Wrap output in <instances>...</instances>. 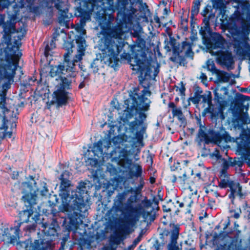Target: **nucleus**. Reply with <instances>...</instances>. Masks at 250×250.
<instances>
[{
  "label": "nucleus",
  "mask_w": 250,
  "mask_h": 250,
  "mask_svg": "<svg viewBox=\"0 0 250 250\" xmlns=\"http://www.w3.org/2000/svg\"><path fill=\"white\" fill-rule=\"evenodd\" d=\"M64 71L62 66L58 65L52 66L50 71L51 76L56 77V80L58 82V88L53 94V102L59 104H64L66 102L68 97L65 89L68 88L70 84L69 80L61 76Z\"/></svg>",
  "instance_id": "f257e3e1"
},
{
  "label": "nucleus",
  "mask_w": 250,
  "mask_h": 250,
  "mask_svg": "<svg viewBox=\"0 0 250 250\" xmlns=\"http://www.w3.org/2000/svg\"><path fill=\"white\" fill-rule=\"evenodd\" d=\"M19 55H12L5 61L0 60V82L4 83L3 88L13 82L16 70L18 66Z\"/></svg>",
  "instance_id": "f03ea898"
},
{
  "label": "nucleus",
  "mask_w": 250,
  "mask_h": 250,
  "mask_svg": "<svg viewBox=\"0 0 250 250\" xmlns=\"http://www.w3.org/2000/svg\"><path fill=\"white\" fill-rule=\"evenodd\" d=\"M21 188L23 189V199L24 201L31 204L34 203L38 191L35 180L33 179H30L27 182L23 183Z\"/></svg>",
  "instance_id": "7ed1b4c3"
},
{
  "label": "nucleus",
  "mask_w": 250,
  "mask_h": 250,
  "mask_svg": "<svg viewBox=\"0 0 250 250\" xmlns=\"http://www.w3.org/2000/svg\"><path fill=\"white\" fill-rule=\"evenodd\" d=\"M102 147V143L101 142H98L94 145L92 149L89 151V157L86 161L88 164L94 166L103 161V152Z\"/></svg>",
  "instance_id": "20e7f679"
},
{
  "label": "nucleus",
  "mask_w": 250,
  "mask_h": 250,
  "mask_svg": "<svg viewBox=\"0 0 250 250\" xmlns=\"http://www.w3.org/2000/svg\"><path fill=\"white\" fill-rule=\"evenodd\" d=\"M125 104L128 109L135 107L139 104L142 110H147L149 106V101L147 98L144 99L139 98L137 95L134 97L130 95V97L125 101Z\"/></svg>",
  "instance_id": "39448f33"
},
{
  "label": "nucleus",
  "mask_w": 250,
  "mask_h": 250,
  "mask_svg": "<svg viewBox=\"0 0 250 250\" xmlns=\"http://www.w3.org/2000/svg\"><path fill=\"white\" fill-rule=\"evenodd\" d=\"M4 234L9 239L11 240L16 238L19 235V227H16L15 228H3Z\"/></svg>",
  "instance_id": "423d86ee"
},
{
  "label": "nucleus",
  "mask_w": 250,
  "mask_h": 250,
  "mask_svg": "<svg viewBox=\"0 0 250 250\" xmlns=\"http://www.w3.org/2000/svg\"><path fill=\"white\" fill-rule=\"evenodd\" d=\"M71 52L72 50L70 51L68 50L67 53L65 54L64 55V62L62 66L66 72L72 71L75 66L74 62L73 61H70L69 58L68 54L70 53Z\"/></svg>",
  "instance_id": "0eeeda50"
},
{
  "label": "nucleus",
  "mask_w": 250,
  "mask_h": 250,
  "mask_svg": "<svg viewBox=\"0 0 250 250\" xmlns=\"http://www.w3.org/2000/svg\"><path fill=\"white\" fill-rule=\"evenodd\" d=\"M229 187L234 196H239L240 197L243 196V194L241 193V188L240 187L239 183H231Z\"/></svg>",
  "instance_id": "6e6552de"
},
{
  "label": "nucleus",
  "mask_w": 250,
  "mask_h": 250,
  "mask_svg": "<svg viewBox=\"0 0 250 250\" xmlns=\"http://www.w3.org/2000/svg\"><path fill=\"white\" fill-rule=\"evenodd\" d=\"M1 101L0 102V123H5L4 115L6 112H8L7 109L4 106V99L1 96Z\"/></svg>",
  "instance_id": "1a4fd4ad"
},
{
  "label": "nucleus",
  "mask_w": 250,
  "mask_h": 250,
  "mask_svg": "<svg viewBox=\"0 0 250 250\" xmlns=\"http://www.w3.org/2000/svg\"><path fill=\"white\" fill-rule=\"evenodd\" d=\"M192 203L193 200L191 199V197L188 196L184 199V201L182 204L183 206L190 207Z\"/></svg>",
  "instance_id": "9d476101"
},
{
  "label": "nucleus",
  "mask_w": 250,
  "mask_h": 250,
  "mask_svg": "<svg viewBox=\"0 0 250 250\" xmlns=\"http://www.w3.org/2000/svg\"><path fill=\"white\" fill-rule=\"evenodd\" d=\"M172 113L174 116H180L182 114V112L180 109L175 107L172 109Z\"/></svg>",
  "instance_id": "9b49d317"
},
{
  "label": "nucleus",
  "mask_w": 250,
  "mask_h": 250,
  "mask_svg": "<svg viewBox=\"0 0 250 250\" xmlns=\"http://www.w3.org/2000/svg\"><path fill=\"white\" fill-rule=\"evenodd\" d=\"M171 227L174 229L173 232L175 234H177L178 233L179 227L178 226L175 225L174 224H172L171 225Z\"/></svg>",
  "instance_id": "f8f14e48"
},
{
  "label": "nucleus",
  "mask_w": 250,
  "mask_h": 250,
  "mask_svg": "<svg viewBox=\"0 0 250 250\" xmlns=\"http://www.w3.org/2000/svg\"><path fill=\"white\" fill-rule=\"evenodd\" d=\"M12 133L11 132H7L4 134V136L6 137L11 138Z\"/></svg>",
  "instance_id": "ddd939ff"
},
{
  "label": "nucleus",
  "mask_w": 250,
  "mask_h": 250,
  "mask_svg": "<svg viewBox=\"0 0 250 250\" xmlns=\"http://www.w3.org/2000/svg\"><path fill=\"white\" fill-rule=\"evenodd\" d=\"M82 59V56L79 55L78 57L76 56V59H75V62H78L79 61H80Z\"/></svg>",
  "instance_id": "4468645a"
},
{
  "label": "nucleus",
  "mask_w": 250,
  "mask_h": 250,
  "mask_svg": "<svg viewBox=\"0 0 250 250\" xmlns=\"http://www.w3.org/2000/svg\"><path fill=\"white\" fill-rule=\"evenodd\" d=\"M64 184H66V185H64V187H66V186H70V184L68 182V183H65L64 182H62V185H61V186H63Z\"/></svg>",
  "instance_id": "2eb2a0df"
},
{
  "label": "nucleus",
  "mask_w": 250,
  "mask_h": 250,
  "mask_svg": "<svg viewBox=\"0 0 250 250\" xmlns=\"http://www.w3.org/2000/svg\"><path fill=\"white\" fill-rule=\"evenodd\" d=\"M169 107H171L172 108V109L174 108H175V106L174 105V104L172 103H171L169 104Z\"/></svg>",
  "instance_id": "dca6fc26"
},
{
  "label": "nucleus",
  "mask_w": 250,
  "mask_h": 250,
  "mask_svg": "<svg viewBox=\"0 0 250 250\" xmlns=\"http://www.w3.org/2000/svg\"><path fill=\"white\" fill-rule=\"evenodd\" d=\"M235 217H236V218H238V215H236H236H235Z\"/></svg>",
  "instance_id": "f3484780"
},
{
  "label": "nucleus",
  "mask_w": 250,
  "mask_h": 250,
  "mask_svg": "<svg viewBox=\"0 0 250 250\" xmlns=\"http://www.w3.org/2000/svg\"><path fill=\"white\" fill-rule=\"evenodd\" d=\"M194 193L196 194V192H197V190H195L194 191Z\"/></svg>",
  "instance_id": "a211bd4d"
},
{
  "label": "nucleus",
  "mask_w": 250,
  "mask_h": 250,
  "mask_svg": "<svg viewBox=\"0 0 250 250\" xmlns=\"http://www.w3.org/2000/svg\"><path fill=\"white\" fill-rule=\"evenodd\" d=\"M151 183H153L154 182V180H151Z\"/></svg>",
  "instance_id": "6ab92c4d"
},
{
  "label": "nucleus",
  "mask_w": 250,
  "mask_h": 250,
  "mask_svg": "<svg viewBox=\"0 0 250 250\" xmlns=\"http://www.w3.org/2000/svg\"><path fill=\"white\" fill-rule=\"evenodd\" d=\"M190 187L189 188V189H190V191H192V190L190 189Z\"/></svg>",
  "instance_id": "aec40b11"
},
{
  "label": "nucleus",
  "mask_w": 250,
  "mask_h": 250,
  "mask_svg": "<svg viewBox=\"0 0 250 250\" xmlns=\"http://www.w3.org/2000/svg\"><path fill=\"white\" fill-rule=\"evenodd\" d=\"M69 45L71 46V47L72 48V46L70 44Z\"/></svg>",
  "instance_id": "412c9836"
}]
</instances>
